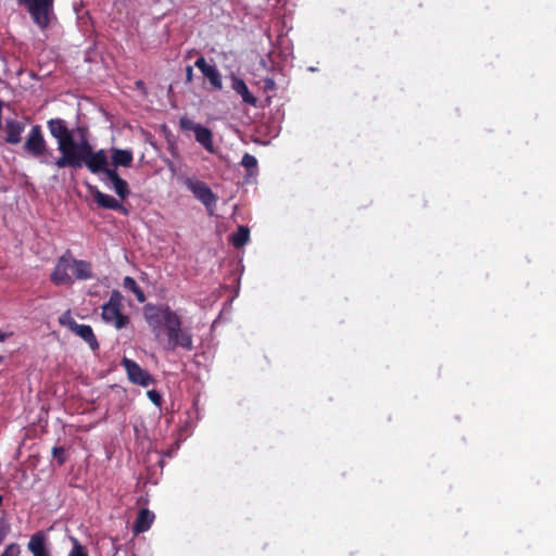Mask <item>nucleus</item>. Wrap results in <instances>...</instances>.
<instances>
[{
	"label": "nucleus",
	"mask_w": 556,
	"mask_h": 556,
	"mask_svg": "<svg viewBox=\"0 0 556 556\" xmlns=\"http://www.w3.org/2000/svg\"><path fill=\"white\" fill-rule=\"evenodd\" d=\"M3 504V496L0 495V506Z\"/></svg>",
	"instance_id": "f704fd0d"
},
{
	"label": "nucleus",
	"mask_w": 556,
	"mask_h": 556,
	"mask_svg": "<svg viewBox=\"0 0 556 556\" xmlns=\"http://www.w3.org/2000/svg\"><path fill=\"white\" fill-rule=\"evenodd\" d=\"M27 117H16V118H7L5 122V131L8 134L9 139H17L23 134L25 127L28 124Z\"/></svg>",
	"instance_id": "dca6fc26"
},
{
	"label": "nucleus",
	"mask_w": 556,
	"mask_h": 556,
	"mask_svg": "<svg viewBox=\"0 0 556 556\" xmlns=\"http://www.w3.org/2000/svg\"><path fill=\"white\" fill-rule=\"evenodd\" d=\"M10 530H11L10 523H7V521L0 520V545L2 544L3 540L7 539Z\"/></svg>",
	"instance_id": "cd10ccee"
},
{
	"label": "nucleus",
	"mask_w": 556,
	"mask_h": 556,
	"mask_svg": "<svg viewBox=\"0 0 556 556\" xmlns=\"http://www.w3.org/2000/svg\"><path fill=\"white\" fill-rule=\"evenodd\" d=\"M22 547L20 543H9L1 552L0 556H21Z\"/></svg>",
	"instance_id": "b1692460"
},
{
	"label": "nucleus",
	"mask_w": 556,
	"mask_h": 556,
	"mask_svg": "<svg viewBox=\"0 0 556 556\" xmlns=\"http://www.w3.org/2000/svg\"><path fill=\"white\" fill-rule=\"evenodd\" d=\"M72 549L70 551L67 556H89L87 547H85V545H83V543H80L78 539L72 538Z\"/></svg>",
	"instance_id": "5701e85b"
},
{
	"label": "nucleus",
	"mask_w": 556,
	"mask_h": 556,
	"mask_svg": "<svg viewBox=\"0 0 556 556\" xmlns=\"http://www.w3.org/2000/svg\"><path fill=\"white\" fill-rule=\"evenodd\" d=\"M59 321L62 325H66V327L73 331V333L81 337L84 341H86L92 351H97L99 349V340L96 337L92 326L90 324H78L71 311H66L59 317Z\"/></svg>",
	"instance_id": "39448f33"
},
{
	"label": "nucleus",
	"mask_w": 556,
	"mask_h": 556,
	"mask_svg": "<svg viewBox=\"0 0 556 556\" xmlns=\"http://www.w3.org/2000/svg\"><path fill=\"white\" fill-rule=\"evenodd\" d=\"M80 137L84 139V137H86L85 132H81Z\"/></svg>",
	"instance_id": "e433bc0d"
},
{
	"label": "nucleus",
	"mask_w": 556,
	"mask_h": 556,
	"mask_svg": "<svg viewBox=\"0 0 556 556\" xmlns=\"http://www.w3.org/2000/svg\"><path fill=\"white\" fill-rule=\"evenodd\" d=\"M148 396L154 405H162V395L157 390H148Z\"/></svg>",
	"instance_id": "c85d7f7f"
},
{
	"label": "nucleus",
	"mask_w": 556,
	"mask_h": 556,
	"mask_svg": "<svg viewBox=\"0 0 556 556\" xmlns=\"http://www.w3.org/2000/svg\"><path fill=\"white\" fill-rule=\"evenodd\" d=\"M195 65L215 89H223L222 75L215 64H210L205 61L204 56H199L195 61Z\"/></svg>",
	"instance_id": "9b49d317"
},
{
	"label": "nucleus",
	"mask_w": 556,
	"mask_h": 556,
	"mask_svg": "<svg viewBox=\"0 0 556 556\" xmlns=\"http://www.w3.org/2000/svg\"><path fill=\"white\" fill-rule=\"evenodd\" d=\"M3 339H5V333L0 332V341H3Z\"/></svg>",
	"instance_id": "72a5a7b5"
},
{
	"label": "nucleus",
	"mask_w": 556,
	"mask_h": 556,
	"mask_svg": "<svg viewBox=\"0 0 556 556\" xmlns=\"http://www.w3.org/2000/svg\"><path fill=\"white\" fill-rule=\"evenodd\" d=\"M201 143L208 150L214 151V142L213 140H202Z\"/></svg>",
	"instance_id": "2f4dec72"
},
{
	"label": "nucleus",
	"mask_w": 556,
	"mask_h": 556,
	"mask_svg": "<svg viewBox=\"0 0 556 556\" xmlns=\"http://www.w3.org/2000/svg\"><path fill=\"white\" fill-rule=\"evenodd\" d=\"M154 520L155 514L152 513V510H149V508H140L132 527L135 534H139V532L149 531Z\"/></svg>",
	"instance_id": "ddd939ff"
},
{
	"label": "nucleus",
	"mask_w": 556,
	"mask_h": 556,
	"mask_svg": "<svg viewBox=\"0 0 556 556\" xmlns=\"http://www.w3.org/2000/svg\"><path fill=\"white\" fill-rule=\"evenodd\" d=\"M250 239V229L247 226H239L232 233L230 241L236 248H242Z\"/></svg>",
	"instance_id": "aec40b11"
},
{
	"label": "nucleus",
	"mask_w": 556,
	"mask_h": 556,
	"mask_svg": "<svg viewBox=\"0 0 556 556\" xmlns=\"http://www.w3.org/2000/svg\"><path fill=\"white\" fill-rule=\"evenodd\" d=\"M106 180H110L112 184L113 190L119 195V198L125 199L130 193L129 185L127 180L122 179L121 175L116 170V167H109L106 172Z\"/></svg>",
	"instance_id": "f8f14e48"
},
{
	"label": "nucleus",
	"mask_w": 556,
	"mask_h": 556,
	"mask_svg": "<svg viewBox=\"0 0 556 556\" xmlns=\"http://www.w3.org/2000/svg\"><path fill=\"white\" fill-rule=\"evenodd\" d=\"M71 268L76 279H91L92 264L88 261H71Z\"/></svg>",
	"instance_id": "a211bd4d"
},
{
	"label": "nucleus",
	"mask_w": 556,
	"mask_h": 556,
	"mask_svg": "<svg viewBox=\"0 0 556 556\" xmlns=\"http://www.w3.org/2000/svg\"><path fill=\"white\" fill-rule=\"evenodd\" d=\"M232 89L241 94L242 101L248 102L249 104H256L257 100L249 90L248 84L244 83L243 78L232 76Z\"/></svg>",
	"instance_id": "f3484780"
},
{
	"label": "nucleus",
	"mask_w": 556,
	"mask_h": 556,
	"mask_svg": "<svg viewBox=\"0 0 556 556\" xmlns=\"http://www.w3.org/2000/svg\"><path fill=\"white\" fill-rule=\"evenodd\" d=\"M27 549L33 556H53L47 531L38 530L31 533L27 542Z\"/></svg>",
	"instance_id": "0eeeda50"
},
{
	"label": "nucleus",
	"mask_w": 556,
	"mask_h": 556,
	"mask_svg": "<svg viewBox=\"0 0 556 556\" xmlns=\"http://www.w3.org/2000/svg\"><path fill=\"white\" fill-rule=\"evenodd\" d=\"M262 143H264L265 146H267V143H269V140H263Z\"/></svg>",
	"instance_id": "c9c22d12"
},
{
	"label": "nucleus",
	"mask_w": 556,
	"mask_h": 556,
	"mask_svg": "<svg viewBox=\"0 0 556 556\" xmlns=\"http://www.w3.org/2000/svg\"><path fill=\"white\" fill-rule=\"evenodd\" d=\"M111 159L115 166H131L134 162V154L131 150H119V148H113Z\"/></svg>",
	"instance_id": "6ab92c4d"
},
{
	"label": "nucleus",
	"mask_w": 556,
	"mask_h": 556,
	"mask_svg": "<svg viewBox=\"0 0 556 556\" xmlns=\"http://www.w3.org/2000/svg\"><path fill=\"white\" fill-rule=\"evenodd\" d=\"M180 126L186 131H193L195 139H210V137L213 136L212 130L210 128H206V126L198 125V123H194L192 118L182 117L180 119Z\"/></svg>",
	"instance_id": "2eb2a0df"
},
{
	"label": "nucleus",
	"mask_w": 556,
	"mask_h": 556,
	"mask_svg": "<svg viewBox=\"0 0 556 556\" xmlns=\"http://www.w3.org/2000/svg\"><path fill=\"white\" fill-rule=\"evenodd\" d=\"M2 127V101H0V128Z\"/></svg>",
	"instance_id": "473e14b6"
},
{
	"label": "nucleus",
	"mask_w": 556,
	"mask_h": 556,
	"mask_svg": "<svg viewBox=\"0 0 556 556\" xmlns=\"http://www.w3.org/2000/svg\"><path fill=\"white\" fill-rule=\"evenodd\" d=\"M71 267V256H68V254H62L50 275L51 281L54 282V285H70V282H73L71 274H68Z\"/></svg>",
	"instance_id": "1a4fd4ad"
},
{
	"label": "nucleus",
	"mask_w": 556,
	"mask_h": 556,
	"mask_svg": "<svg viewBox=\"0 0 556 556\" xmlns=\"http://www.w3.org/2000/svg\"><path fill=\"white\" fill-rule=\"evenodd\" d=\"M242 165L250 170V173H253L255 168H257V160L255 155L252 154H244L241 161Z\"/></svg>",
	"instance_id": "a878e982"
},
{
	"label": "nucleus",
	"mask_w": 556,
	"mask_h": 556,
	"mask_svg": "<svg viewBox=\"0 0 556 556\" xmlns=\"http://www.w3.org/2000/svg\"><path fill=\"white\" fill-rule=\"evenodd\" d=\"M122 365L127 371V376L132 383H138L139 386H150V383H153V375H151L149 370L142 369V367L138 365L137 361L124 357L122 359Z\"/></svg>",
	"instance_id": "423d86ee"
},
{
	"label": "nucleus",
	"mask_w": 556,
	"mask_h": 556,
	"mask_svg": "<svg viewBox=\"0 0 556 556\" xmlns=\"http://www.w3.org/2000/svg\"><path fill=\"white\" fill-rule=\"evenodd\" d=\"M122 307V293L118 289H113L108 302L102 306V317L105 321L114 324L117 329L129 324V316L124 315Z\"/></svg>",
	"instance_id": "20e7f679"
},
{
	"label": "nucleus",
	"mask_w": 556,
	"mask_h": 556,
	"mask_svg": "<svg viewBox=\"0 0 556 556\" xmlns=\"http://www.w3.org/2000/svg\"><path fill=\"white\" fill-rule=\"evenodd\" d=\"M52 457L56 459L58 465H64L67 460L66 448L64 446H53Z\"/></svg>",
	"instance_id": "393cba45"
},
{
	"label": "nucleus",
	"mask_w": 556,
	"mask_h": 556,
	"mask_svg": "<svg viewBox=\"0 0 556 556\" xmlns=\"http://www.w3.org/2000/svg\"><path fill=\"white\" fill-rule=\"evenodd\" d=\"M88 189L98 205L106 208H116V211H121L124 213V215H127V207L123 206L122 202H119L117 198L105 194V192H102V190L98 189V187H94V185H88Z\"/></svg>",
	"instance_id": "9d476101"
},
{
	"label": "nucleus",
	"mask_w": 556,
	"mask_h": 556,
	"mask_svg": "<svg viewBox=\"0 0 556 556\" xmlns=\"http://www.w3.org/2000/svg\"><path fill=\"white\" fill-rule=\"evenodd\" d=\"M185 184L187 188L193 192L195 198L200 199L207 208H212L213 205H216L217 197L204 180H194L188 177Z\"/></svg>",
	"instance_id": "6e6552de"
},
{
	"label": "nucleus",
	"mask_w": 556,
	"mask_h": 556,
	"mask_svg": "<svg viewBox=\"0 0 556 556\" xmlns=\"http://www.w3.org/2000/svg\"><path fill=\"white\" fill-rule=\"evenodd\" d=\"M123 287L130 290L136 295L138 302H144V300H147L143 289L139 288L137 281L135 278H131V276H126L123 279Z\"/></svg>",
	"instance_id": "412c9836"
},
{
	"label": "nucleus",
	"mask_w": 556,
	"mask_h": 556,
	"mask_svg": "<svg viewBox=\"0 0 556 556\" xmlns=\"http://www.w3.org/2000/svg\"><path fill=\"white\" fill-rule=\"evenodd\" d=\"M143 315L157 339L162 333V325L164 326L166 333L165 349L175 351L180 346L185 351H192L194 346L192 333L184 327L181 316L172 306L148 303L143 306Z\"/></svg>",
	"instance_id": "f257e3e1"
},
{
	"label": "nucleus",
	"mask_w": 556,
	"mask_h": 556,
	"mask_svg": "<svg viewBox=\"0 0 556 556\" xmlns=\"http://www.w3.org/2000/svg\"><path fill=\"white\" fill-rule=\"evenodd\" d=\"M25 149L31 155H45L47 153L46 140H26Z\"/></svg>",
	"instance_id": "4be33fe9"
},
{
	"label": "nucleus",
	"mask_w": 556,
	"mask_h": 556,
	"mask_svg": "<svg viewBox=\"0 0 556 556\" xmlns=\"http://www.w3.org/2000/svg\"><path fill=\"white\" fill-rule=\"evenodd\" d=\"M2 357L0 356V362H1Z\"/></svg>",
	"instance_id": "4c0bfd02"
},
{
	"label": "nucleus",
	"mask_w": 556,
	"mask_h": 556,
	"mask_svg": "<svg viewBox=\"0 0 556 556\" xmlns=\"http://www.w3.org/2000/svg\"><path fill=\"white\" fill-rule=\"evenodd\" d=\"M277 84L274 78H264L263 79V88L265 91H274L276 89Z\"/></svg>",
	"instance_id": "c756f323"
},
{
	"label": "nucleus",
	"mask_w": 556,
	"mask_h": 556,
	"mask_svg": "<svg viewBox=\"0 0 556 556\" xmlns=\"http://www.w3.org/2000/svg\"><path fill=\"white\" fill-rule=\"evenodd\" d=\"M48 125L51 135L56 139H73L74 135L71 132L64 118H50V121H48Z\"/></svg>",
	"instance_id": "4468645a"
},
{
	"label": "nucleus",
	"mask_w": 556,
	"mask_h": 556,
	"mask_svg": "<svg viewBox=\"0 0 556 556\" xmlns=\"http://www.w3.org/2000/svg\"><path fill=\"white\" fill-rule=\"evenodd\" d=\"M192 76H193L192 66H190V64H188V66L186 67V79H187V81H191Z\"/></svg>",
	"instance_id": "7c9ffc66"
},
{
	"label": "nucleus",
	"mask_w": 556,
	"mask_h": 556,
	"mask_svg": "<svg viewBox=\"0 0 556 556\" xmlns=\"http://www.w3.org/2000/svg\"><path fill=\"white\" fill-rule=\"evenodd\" d=\"M58 148L61 156L54 163L60 168H81L86 164L91 173H105L108 176L109 160L105 150L94 152L89 140H59Z\"/></svg>",
	"instance_id": "f03ea898"
},
{
	"label": "nucleus",
	"mask_w": 556,
	"mask_h": 556,
	"mask_svg": "<svg viewBox=\"0 0 556 556\" xmlns=\"http://www.w3.org/2000/svg\"><path fill=\"white\" fill-rule=\"evenodd\" d=\"M42 129L40 125L31 126L27 139H42Z\"/></svg>",
	"instance_id": "bb28decb"
},
{
	"label": "nucleus",
	"mask_w": 556,
	"mask_h": 556,
	"mask_svg": "<svg viewBox=\"0 0 556 556\" xmlns=\"http://www.w3.org/2000/svg\"><path fill=\"white\" fill-rule=\"evenodd\" d=\"M17 2L24 5L40 29L49 27L54 12V0H17Z\"/></svg>",
	"instance_id": "7ed1b4c3"
}]
</instances>
